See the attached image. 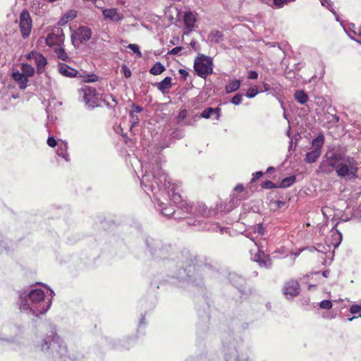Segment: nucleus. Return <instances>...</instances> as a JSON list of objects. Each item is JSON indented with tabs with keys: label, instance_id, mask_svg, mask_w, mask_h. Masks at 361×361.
I'll use <instances>...</instances> for the list:
<instances>
[{
	"label": "nucleus",
	"instance_id": "obj_58",
	"mask_svg": "<svg viewBox=\"0 0 361 361\" xmlns=\"http://www.w3.org/2000/svg\"><path fill=\"white\" fill-rule=\"evenodd\" d=\"M179 73H180V75H181L184 78H185L188 76V73L185 70H184V69H180V70H179Z\"/></svg>",
	"mask_w": 361,
	"mask_h": 361
},
{
	"label": "nucleus",
	"instance_id": "obj_16",
	"mask_svg": "<svg viewBox=\"0 0 361 361\" xmlns=\"http://www.w3.org/2000/svg\"><path fill=\"white\" fill-rule=\"evenodd\" d=\"M92 36L91 29L88 27L81 26L75 31L72 36L73 41H78L80 43L88 41Z\"/></svg>",
	"mask_w": 361,
	"mask_h": 361
},
{
	"label": "nucleus",
	"instance_id": "obj_56",
	"mask_svg": "<svg viewBox=\"0 0 361 361\" xmlns=\"http://www.w3.org/2000/svg\"><path fill=\"white\" fill-rule=\"evenodd\" d=\"M97 79V77L95 75H88L85 81L87 82H94Z\"/></svg>",
	"mask_w": 361,
	"mask_h": 361
},
{
	"label": "nucleus",
	"instance_id": "obj_32",
	"mask_svg": "<svg viewBox=\"0 0 361 361\" xmlns=\"http://www.w3.org/2000/svg\"><path fill=\"white\" fill-rule=\"evenodd\" d=\"M319 1H320L322 6L328 8L334 15L336 14V12L334 11V9L333 8V2L331 0H319Z\"/></svg>",
	"mask_w": 361,
	"mask_h": 361
},
{
	"label": "nucleus",
	"instance_id": "obj_9",
	"mask_svg": "<svg viewBox=\"0 0 361 361\" xmlns=\"http://www.w3.org/2000/svg\"><path fill=\"white\" fill-rule=\"evenodd\" d=\"M324 144V136L319 133L317 137L312 140V146L313 149L306 154L305 161L308 164L315 163L322 153V148Z\"/></svg>",
	"mask_w": 361,
	"mask_h": 361
},
{
	"label": "nucleus",
	"instance_id": "obj_47",
	"mask_svg": "<svg viewBox=\"0 0 361 361\" xmlns=\"http://www.w3.org/2000/svg\"><path fill=\"white\" fill-rule=\"evenodd\" d=\"M181 209L186 213H192L193 212V205H190L188 204H185L181 206Z\"/></svg>",
	"mask_w": 361,
	"mask_h": 361
},
{
	"label": "nucleus",
	"instance_id": "obj_62",
	"mask_svg": "<svg viewBox=\"0 0 361 361\" xmlns=\"http://www.w3.org/2000/svg\"><path fill=\"white\" fill-rule=\"evenodd\" d=\"M117 3L119 5L125 6L126 5V0H117Z\"/></svg>",
	"mask_w": 361,
	"mask_h": 361
},
{
	"label": "nucleus",
	"instance_id": "obj_52",
	"mask_svg": "<svg viewBox=\"0 0 361 361\" xmlns=\"http://www.w3.org/2000/svg\"><path fill=\"white\" fill-rule=\"evenodd\" d=\"M183 49L182 47H176L173 48L171 50H170L168 54H172V55H176L178 54L181 50Z\"/></svg>",
	"mask_w": 361,
	"mask_h": 361
},
{
	"label": "nucleus",
	"instance_id": "obj_33",
	"mask_svg": "<svg viewBox=\"0 0 361 361\" xmlns=\"http://www.w3.org/2000/svg\"><path fill=\"white\" fill-rule=\"evenodd\" d=\"M332 236L336 240V242L334 243V247H336L339 245L342 240V235L338 231L336 230L332 231Z\"/></svg>",
	"mask_w": 361,
	"mask_h": 361
},
{
	"label": "nucleus",
	"instance_id": "obj_37",
	"mask_svg": "<svg viewBox=\"0 0 361 361\" xmlns=\"http://www.w3.org/2000/svg\"><path fill=\"white\" fill-rule=\"evenodd\" d=\"M243 94L240 93L236 94L231 100V102L235 105H239L242 102V97Z\"/></svg>",
	"mask_w": 361,
	"mask_h": 361
},
{
	"label": "nucleus",
	"instance_id": "obj_61",
	"mask_svg": "<svg viewBox=\"0 0 361 361\" xmlns=\"http://www.w3.org/2000/svg\"><path fill=\"white\" fill-rule=\"evenodd\" d=\"M354 35H357L361 37V26L357 29V30H353Z\"/></svg>",
	"mask_w": 361,
	"mask_h": 361
},
{
	"label": "nucleus",
	"instance_id": "obj_50",
	"mask_svg": "<svg viewBox=\"0 0 361 361\" xmlns=\"http://www.w3.org/2000/svg\"><path fill=\"white\" fill-rule=\"evenodd\" d=\"M247 78L250 80H255L258 78V73L255 71H250L247 73Z\"/></svg>",
	"mask_w": 361,
	"mask_h": 361
},
{
	"label": "nucleus",
	"instance_id": "obj_5",
	"mask_svg": "<svg viewBox=\"0 0 361 361\" xmlns=\"http://www.w3.org/2000/svg\"><path fill=\"white\" fill-rule=\"evenodd\" d=\"M357 163L354 157L345 156L339 152H327L319 166L321 173L329 174L335 169L340 178L357 177Z\"/></svg>",
	"mask_w": 361,
	"mask_h": 361
},
{
	"label": "nucleus",
	"instance_id": "obj_15",
	"mask_svg": "<svg viewBox=\"0 0 361 361\" xmlns=\"http://www.w3.org/2000/svg\"><path fill=\"white\" fill-rule=\"evenodd\" d=\"M29 60L34 61L37 66V72L38 74H42L44 71L45 66L47 64V59L38 51H31L26 56Z\"/></svg>",
	"mask_w": 361,
	"mask_h": 361
},
{
	"label": "nucleus",
	"instance_id": "obj_59",
	"mask_svg": "<svg viewBox=\"0 0 361 361\" xmlns=\"http://www.w3.org/2000/svg\"><path fill=\"white\" fill-rule=\"evenodd\" d=\"M145 317L144 316L142 317V318L140 319V322H139V325H138V329H141L142 328V325H145Z\"/></svg>",
	"mask_w": 361,
	"mask_h": 361
},
{
	"label": "nucleus",
	"instance_id": "obj_51",
	"mask_svg": "<svg viewBox=\"0 0 361 361\" xmlns=\"http://www.w3.org/2000/svg\"><path fill=\"white\" fill-rule=\"evenodd\" d=\"M264 173L262 171H257L252 174V182H255L257 179L262 177Z\"/></svg>",
	"mask_w": 361,
	"mask_h": 361
},
{
	"label": "nucleus",
	"instance_id": "obj_2",
	"mask_svg": "<svg viewBox=\"0 0 361 361\" xmlns=\"http://www.w3.org/2000/svg\"><path fill=\"white\" fill-rule=\"evenodd\" d=\"M142 169L144 171V174L140 180V184L144 190L147 194L151 192L154 195L164 216H171L174 214L175 209L173 207H165V204L161 202L157 197L158 193L162 190V188L166 190L169 189L171 186V182L168 180L167 175L162 170L159 158L156 157L148 163L142 164Z\"/></svg>",
	"mask_w": 361,
	"mask_h": 361
},
{
	"label": "nucleus",
	"instance_id": "obj_3",
	"mask_svg": "<svg viewBox=\"0 0 361 361\" xmlns=\"http://www.w3.org/2000/svg\"><path fill=\"white\" fill-rule=\"evenodd\" d=\"M17 293L16 302L20 311L36 317L44 314L49 310L54 295L51 290V298H49L42 289L33 288L18 290Z\"/></svg>",
	"mask_w": 361,
	"mask_h": 361
},
{
	"label": "nucleus",
	"instance_id": "obj_44",
	"mask_svg": "<svg viewBox=\"0 0 361 361\" xmlns=\"http://www.w3.org/2000/svg\"><path fill=\"white\" fill-rule=\"evenodd\" d=\"M172 136L173 138L180 140L184 137V133L181 130L176 129L173 132Z\"/></svg>",
	"mask_w": 361,
	"mask_h": 361
},
{
	"label": "nucleus",
	"instance_id": "obj_26",
	"mask_svg": "<svg viewBox=\"0 0 361 361\" xmlns=\"http://www.w3.org/2000/svg\"><path fill=\"white\" fill-rule=\"evenodd\" d=\"M157 89L162 93H164L166 90L171 87V78L166 77L163 80L156 84Z\"/></svg>",
	"mask_w": 361,
	"mask_h": 361
},
{
	"label": "nucleus",
	"instance_id": "obj_42",
	"mask_svg": "<svg viewBox=\"0 0 361 361\" xmlns=\"http://www.w3.org/2000/svg\"><path fill=\"white\" fill-rule=\"evenodd\" d=\"M355 29H356L355 25L354 24H353L351 30L349 32H346L351 39H353V40L355 41L356 42H357L358 44H361V40H360L354 37L355 35L353 34V30H356Z\"/></svg>",
	"mask_w": 361,
	"mask_h": 361
},
{
	"label": "nucleus",
	"instance_id": "obj_23",
	"mask_svg": "<svg viewBox=\"0 0 361 361\" xmlns=\"http://www.w3.org/2000/svg\"><path fill=\"white\" fill-rule=\"evenodd\" d=\"M56 154L63 158L66 161H70L69 154L68 152V143L61 142L58 145V148L56 151Z\"/></svg>",
	"mask_w": 361,
	"mask_h": 361
},
{
	"label": "nucleus",
	"instance_id": "obj_14",
	"mask_svg": "<svg viewBox=\"0 0 361 361\" xmlns=\"http://www.w3.org/2000/svg\"><path fill=\"white\" fill-rule=\"evenodd\" d=\"M104 20L114 23H119L123 18V14L117 8H103Z\"/></svg>",
	"mask_w": 361,
	"mask_h": 361
},
{
	"label": "nucleus",
	"instance_id": "obj_12",
	"mask_svg": "<svg viewBox=\"0 0 361 361\" xmlns=\"http://www.w3.org/2000/svg\"><path fill=\"white\" fill-rule=\"evenodd\" d=\"M282 291L286 299H293L300 294V286L297 281L290 279L284 283Z\"/></svg>",
	"mask_w": 361,
	"mask_h": 361
},
{
	"label": "nucleus",
	"instance_id": "obj_10",
	"mask_svg": "<svg viewBox=\"0 0 361 361\" xmlns=\"http://www.w3.org/2000/svg\"><path fill=\"white\" fill-rule=\"evenodd\" d=\"M87 107L93 109L99 106V94L95 88L85 85L79 90Z\"/></svg>",
	"mask_w": 361,
	"mask_h": 361
},
{
	"label": "nucleus",
	"instance_id": "obj_19",
	"mask_svg": "<svg viewBox=\"0 0 361 361\" xmlns=\"http://www.w3.org/2000/svg\"><path fill=\"white\" fill-rule=\"evenodd\" d=\"M211 213L212 211L203 203H197L196 205L193 206L192 214L196 216L207 217L210 216Z\"/></svg>",
	"mask_w": 361,
	"mask_h": 361
},
{
	"label": "nucleus",
	"instance_id": "obj_63",
	"mask_svg": "<svg viewBox=\"0 0 361 361\" xmlns=\"http://www.w3.org/2000/svg\"><path fill=\"white\" fill-rule=\"evenodd\" d=\"M322 275L324 276V277H328L329 275V270H325L322 272Z\"/></svg>",
	"mask_w": 361,
	"mask_h": 361
},
{
	"label": "nucleus",
	"instance_id": "obj_7",
	"mask_svg": "<svg viewBox=\"0 0 361 361\" xmlns=\"http://www.w3.org/2000/svg\"><path fill=\"white\" fill-rule=\"evenodd\" d=\"M194 68L197 75L202 78L213 72V62L212 58L204 54L199 55L194 62Z\"/></svg>",
	"mask_w": 361,
	"mask_h": 361
},
{
	"label": "nucleus",
	"instance_id": "obj_38",
	"mask_svg": "<svg viewBox=\"0 0 361 361\" xmlns=\"http://www.w3.org/2000/svg\"><path fill=\"white\" fill-rule=\"evenodd\" d=\"M319 307L324 310H330L332 307V303L331 300H324L319 303Z\"/></svg>",
	"mask_w": 361,
	"mask_h": 361
},
{
	"label": "nucleus",
	"instance_id": "obj_60",
	"mask_svg": "<svg viewBox=\"0 0 361 361\" xmlns=\"http://www.w3.org/2000/svg\"><path fill=\"white\" fill-rule=\"evenodd\" d=\"M243 189H244V187L243 185H238L235 188V190L238 191V192H242L243 190Z\"/></svg>",
	"mask_w": 361,
	"mask_h": 361
},
{
	"label": "nucleus",
	"instance_id": "obj_29",
	"mask_svg": "<svg viewBox=\"0 0 361 361\" xmlns=\"http://www.w3.org/2000/svg\"><path fill=\"white\" fill-rule=\"evenodd\" d=\"M21 70L23 71L21 73L27 78L33 76L35 72L34 67L28 63H23Z\"/></svg>",
	"mask_w": 361,
	"mask_h": 361
},
{
	"label": "nucleus",
	"instance_id": "obj_57",
	"mask_svg": "<svg viewBox=\"0 0 361 361\" xmlns=\"http://www.w3.org/2000/svg\"><path fill=\"white\" fill-rule=\"evenodd\" d=\"M68 22V20L66 18H64V16L61 17V18L59 20V24L61 25H65Z\"/></svg>",
	"mask_w": 361,
	"mask_h": 361
},
{
	"label": "nucleus",
	"instance_id": "obj_53",
	"mask_svg": "<svg viewBox=\"0 0 361 361\" xmlns=\"http://www.w3.org/2000/svg\"><path fill=\"white\" fill-rule=\"evenodd\" d=\"M131 108L133 109V111L132 112H133V114L134 113H140L143 110L142 107H141L140 106H137L135 104H133L131 105Z\"/></svg>",
	"mask_w": 361,
	"mask_h": 361
},
{
	"label": "nucleus",
	"instance_id": "obj_4",
	"mask_svg": "<svg viewBox=\"0 0 361 361\" xmlns=\"http://www.w3.org/2000/svg\"><path fill=\"white\" fill-rule=\"evenodd\" d=\"M45 325L49 334H47L37 341L35 346L47 356L54 359H63V361H74L82 357L80 354L71 355L63 339L57 334L56 327L49 322Z\"/></svg>",
	"mask_w": 361,
	"mask_h": 361
},
{
	"label": "nucleus",
	"instance_id": "obj_8",
	"mask_svg": "<svg viewBox=\"0 0 361 361\" xmlns=\"http://www.w3.org/2000/svg\"><path fill=\"white\" fill-rule=\"evenodd\" d=\"M254 229L252 228L251 231H246L244 233V235L253 241L255 245L257 246L258 251L257 253L253 255L251 253V259L259 264V265L262 267L270 268L271 267V260L269 255H267L264 253V252L260 250L258 243L256 241V238L255 236Z\"/></svg>",
	"mask_w": 361,
	"mask_h": 361
},
{
	"label": "nucleus",
	"instance_id": "obj_64",
	"mask_svg": "<svg viewBox=\"0 0 361 361\" xmlns=\"http://www.w3.org/2000/svg\"><path fill=\"white\" fill-rule=\"evenodd\" d=\"M275 171V168H274L273 166H269L267 169V173L272 172V171Z\"/></svg>",
	"mask_w": 361,
	"mask_h": 361
},
{
	"label": "nucleus",
	"instance_id": "obj_6",
	"mask_svg": "<svg viewBox=\"0 0 361 361\" xmlns=\"http://www.w3.org/2000/svg\"><path fill=\"white\" fill-rule=\"evenodd\" d=\"M237 341L231 336L223 341L226 361H247V357L240 356L237 350Z\"/></svg>",
	"mask_w": 361,
	"mask_h": 361
},
{
	"label": "nucleus",
	"instance_id": "obj_21",
	"mask_svg": "<svg viewBox=\"0 0 361 361\" xmlns=\"http://www.w3.org/2000/svg\"><path fill=\"white\" fill-rule=\"evenodd\" d=\"M224 41L223 33L218 30H212L209 34L207 42L212 44H219Z\"/></svg>",
	"mask_w": 361,
	"mask_h": 361
},
{
	"label": "nucleus",
	"instance_id": "obj_17",
	"mask_svg": "<svg viewBox=\"0 0 361 361\" xmlns=\"http://www.w3.org/2000/svg\"><path fill=\"white\" fill-rule=\"evenodd\" d=\"M58 71L64 77L74 78L78 74V71L63 63L58 64Z\"/></svg>",
	"mask_w": 361,
	"mask_h": 361
},
{
	"label": "nucleus",
	"instance_id": "obj_25",
	"mask_svg": "<svg viewBox=\"0 0 361 361\" xmlns=\"http://www.w3.org/2000/svg\"><path fill=\"white\" fill-rule=\"evenodd\" d=\"M241 85L240 79H235L229 82L225 87V92L226 94H230L237 91Z\"/></svg>",
	"mask_w": 361,
	"mask_h": 361
},
{
	"label": "nucleus",
	"instance_id": "obj_43",
	"mask_svg": "<svg viewBox=\"0 0 361 361\" xmlns=\"http://www.w3.org/2000/svg\"><path fill=\"white\" fill-rule=\"evenodd\" d=\"M262 187L264 189H272L276 188V185L271 180H265L263 182Z\"/></svg>",
	"mask_w": 361,
	"mask_h": 361
},
{
	"label": "nucleus",
	"instance_id": "obj_22",
	"mask_svg": "<svg viewBox=\"0 0 361 361\" xmlns=\"http://www.w3.org/2000/svg\"><path fill=\"white\" fill-rule=\"evenodd\" d=\"M183 20L185 27L188 30H192L197 20L195 14L191 11H186L183 16Z\"/></svg>",
	"mask_w": 361,
	"mask_h": 361
},
{
	"label": "nucleus",
	"instance_id": "obj_13",
	"mask_svg": "<svg viewBox=\"0 0 361 361\" xmlns=\"http://www.w3.org/2000/svg\"><path fill=\"white\" fill-rule=\"evenodd\" d=\"M64 40V35L62 29L56 27L49 33L46 37V44L49 47L60 46Z\"/></svg>",
	"mask_w": 361,
	"mask_h": 361
},
{
	"label": "nucleus",
	"instance_id": "obj_40",
	"mask_svg": "<svg viewBox=\"0 0 361 361\" xmlns=\"http://www.w3.org/2000/svg\"><path fill=\"white\" fill-rule=\"evenodd\" d=\"M128 48L130 49L133 53L136 54L137 56L141 57L142 54L140 51L139 47L135 44H130L128 46Z\"/></svg>",
	"mask_w": 361,
	"mask_h": 361
},
{
	"label": "nucleus",
	"instance_id": "obj_55",
	"mask_svg": "<svg viewBox=\"0 0 361 361\" xmlns=\"http://www.w3.org/2000/svg\"><path fill=\"white\" fill-rule=\"evenodd\" d=\"M263 88L260 89L259 92H267L270 90V85L266 82H263L262 84Z\"/></svg>",
	"mask_w": 361,
	"mask_h": 361
},
{
	"label": "nucleus",
	"instance_id": "obj_1",
	"mask_svg": "<svg viewBox=\"0 0 361 361\" xmlns=\"http://www.w3.org/2000/svg\"><path fill=\"white\" fill-rule=\"evenodd\" d=\"M146 244L154 257L166 259V266L170 270L172 278L191 283L195 286L202 284V273L207 267L196 264L195 256L189 251H183L173 256L171 246L164 244L160 240L147 238Z\"/></svg>",
	"mask_w": 361,
	"mask_h": 361
},
{
	"label": "nucleus",
	"instance_id": "obj_34",
	"mask_svg": "<svg viewBox=\"0 0 361 361\" xmlns=\"http://www.w3.org/2000/svg\"><path fill=\"white\" fill-rule=\"evenodd\" d=\"M254 233H257L259 235L262 236L265 233V227L263 224H259L253 228Z\"/></svg>",
	"mask_w": 361,
	"mask_h": 361
},
{
	"label": "nucleus",
	"instance_id": "obj_20",
	"mask_svg": "<svg viewBox=\"0 0 361 361\" xmlns=\"http://www.w3.org/2000/svg\"><path fill=\"white\" fill-rule=\"evenodd\" d=\"M13 79L18 82L20 90H25L27 86L28 79L19 71H15L12 73Z\"/></svg>",
	"mask_w": 361,
	"mask_h": 361
},
{
	"label": "nucleus",
	"instance_id": "obj_30",
	"mask_svg": "<svg viewBox=\"0 0 361 361\" xmlns=\"http://www.w3.org/2000/svg\"><path fill=\"white\" fill-rule=\"evenodd\" d=\"M165 71V67L160 62H156L150 68L149 73L154 75L162 73Z\"/></svg>",
	"mask_w": 361,
	"mask_h": 361
},
{
	"label": "nucleus",
	"instance_id": "obj_54",
	"mask_svg": "<svg viewBox=\"0 0 361 361\" xmlns=\"http://www.w3.org/2000/svg\"><path fill=\"white\" fill-rule=\"evenodd\" d=\"M187 117V111L185 109H183L180 111L178 114V119L184 120Z\"/></svg>",
	"mask_w": 361,
	"mask_h": 361
},
{
	"label": "nucleus",
	"instance_id": "obj_28",
	"mask_svg": "<svg viewBox=\"0 0 361 361\" xmlns=\"http://www.w3.org/2000/svg\"><path fill=\"white\" fill-rule=\"evenodd\" d=\"M296 181V176H290L289 177H286L283 178L279 188H287L293 185Z\"/></svg>",
	"mask_w": 361,
	"mask_h": 361
},
{
	"label": "nucleus",
	"instance_id": "obj_45",
	"mask_svg": "<svg viewBox=\"0 0 361 361\" xmlns=\"http://www.w3.org/2000/svg\"><path fill=\"white\" fill-rule=\"evenodd\" d=\"M47 143L51 147H54L58 145L57 140L53 136H49L47 138Z\"/></svg>",
	"mask_w": 361,
	"mask_h": 361
},
{
	"label": "nucleus",
	"instance_id": "obj_39",
	"mask_svg": "<svg viewBox=\"0 0 361 361\" xmlns=\"http://www.w3.org/2000/svg\"><path fill=\"white\" fill-rule=\"evenodd\" d=\"M259 93V91L257 89L248 88V90H247V92L245 94V96L247 98L251 99V98H254Z\"/></svg>",
	"mask_w": 361,
	"mask_h": 361
},
{
	"label": "nucleus",
	"instance_id": "obj_24",
	"mask_svg": "<svg viewBox=\"0 0 361 361\" xmlns=\"http://www.w3.org/2000/svg\"><path fill=\"white\" fill-rule=\"evenodd\" d=\"M229 280L234 286L241 291V288L245 283V279L243 277L235 274H231L229 276Z\"/></svg>",
	"mask_w": 361,
	"mask_h": 361
},
{
	"label": "nucleus",
	"instance_id": "obj_36",
	"mask_svg": "<svg viewBox=\"0 0 361 361\" xmlns=\"http://www.w3.org/2000/svg\"><path fill=\"white\" fill-rule=\"evenodd\" d=\"M64 18L68 20V21L73 20L77 16V11L75 10H69L64 14Z\"/></svg>",
	"mask_w": 361,
	"mask_h": 361
},
{
	"label": "nucleus",
	"instance_id": "obj_49",
	"mask_svg": "<svg viewBox=\"0 0 361 361\" xmlns=\"http://www.w3.org/2000/svg\"><path fill=\"white\" fill-rule=\"evenodd\" d=\"M181 197L179 194L173 192L171 195V201L173 202V203H178L180 201Z\"/></svg>",
	"mask_w": 361,
	"mask_h": 361
},
{
	"label": "nucleus",
	"instance_id": "obj_11",
	"mask_svg": "<svg viewBox=\"0 0 361 361\" xmlns=\"http://www.w3.org/2000/svg\"><path fill=\"white\" fill-rule=\"evenodd\" d=\"M19 27L22 37L27 39L31 32L32 20L27 9H23L19 16Z\"/></svg>",
	"mask_w": 361,
	"mask_h": 361
},
{
	"label": "nucleus",
	"instance_id": "obj_31",
	"mask_svg": "<svg viewBox=\"0 0 361 361\" xmlns=\"http://www.w3.org/2000/svg\"><path fill=\"white\" fill-rule=\"evenodd\" d=\"M135 341V337L128 338L122 341L121 348L128 350L134 345Z\"/></svg>",
	"mask_w": 361,
	"mask_h": 361
},
{
	"label": "nucleus",
	"instance_id": "obj_27",
	"mask_svg": "<svg viewBox=\"0 0 361 361\" xmlns=\"http://www.w3.org/2000/svg\"><path fill=\"white\" fill-rule=\"evenodd\" d=\"M294 97L300 104H305L308 100V96L303 90H297L294 94Z\"/></svg>",
	"mask_w": 361,
	"mask_h": 361
},
{
	"label": "nucleus",
	"instance_id": "obj_46",
	"mask_svg": "<svg viewBox=\"0 0 361 361\" xmlns=\"http://www.w3.org/2000/svg\"><path fill=\"white\" fill-rule=\"evenodd\" d=\"M121 70H122V72H123L124 76L126 78H128L131 76V75H132L131 71L127 66L123 65L121 67Z\"/></svg>",
	"mask_w": 361,
	"mask_h": 361
},
{
	"label": "nucleus",
	"instance_id": "obj_18",
	"mask_svg": "<svg viewBox=\"0 0 361 361\" xmlns=\"http://www.w3.org/2000/svg\"><path fill=\"white\" fill-rule=\"evenodd\" d=\"M221 115V109L219 107L213 108L208 107L206 108L200 114V116L204 118H214V119L219 120Z\"/></svg>",
	"mask_w": 361,
	"mask_h": 361
},
{
	"label": "nucleus",
	"instance_id": "obj_48",
	"mask_svg": "<svg viewBox=\"0 0 361 361\" xmlns=\"http://www.w3.org/2000/svg\"><path fill=\"white\" fill-rule=\"evenodd\" d=\"M361 311V308L358 305H353L350 308V312L353 314H356Z\"/></svg>",
	"mask_w": 361,
	"mask_h": 361
},
{
	"label": "nucleus",
	"instance_id": "obj_35",
	"mask_svg": "<svg viewBox=\"0 0 361 361\" xmlns=\"http://www.w3.org/2000/svg\"><path fill=\"white\" fill-rule=\"evenodd\" d=\"M56 54L59 59L62 61H66L68 58L66 52L63 48H59L56 49Z\"/></svg>",
	"mask_w": 361,
	"mask_h": 361
},
{
	"label": "nucleus",
	"instance_id": "obj_41",
	"mask_svg": "<svg viewBox=\"0 0 361 361\" xmlns=\"http://www.w3.org/2000/svg\"><path fill=\"white\" fill-rule=\"evenodd\" d=\"M130 123H131L130 128H133L138 123L139 118L137 116L133 114V112L130 113Z\"/></svg>",
	"mask_w": 361,
	"mask_h": 361
}]
</instances>
